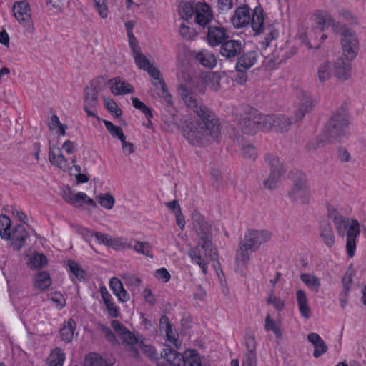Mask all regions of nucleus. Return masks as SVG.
Returning a JSON list of instances; mask_svg holds the SVG:
<instances>
[{"mask_svg":"<svg viewBox=\"0 0 366 366\" xmlns=\"http://www.w3.org/2000/svg\"><path fill=\"white\" fill-rule=\"evenodd\" d=\"M178 92L194 116H185L182 119L183 135L188 142L202 146L210 141L219 142L222 136L219 119L193 95L194 88L190 84L182 85Z\"/></svg>","mask_w":366,"mask_h":366,"instance_id":"nucleus-1","label":"nucleus"},{"mask_svg":"<svg viewBox=\"0 0 366 366\" xmlns=\"http://www.w3.org/2000/svg\"><path fill=\"white\" fill-rule=\"evenodd\" d=\"M192 225L199 237L198 245L189 251V256L192 262L198 264L204 274L207 272V264L209 260L217 257V252L213 248L211 239V224L198 212L192 214Z\"/></svg>","mask_w":366,"mask_h":366,"instance_id":"nucleus-2","label":"nucleus"},{"mask_svg":"<svg viewBox=\"0 0 366 366\" xmlns=\"http://www.w3.org/2000/svg\"><path fill=\"white\" fill-rule=\"evenodd\" d=\"M132 56L134 63L138 69L147 72L152 79V84L157 88L160 89L168 103L171 102V96L167 93L165 84L161 77L159 69L154 65L149 59L142 52L141 48L138 44L134 43L132 39L131 46Z\"/></svg>","mask_w":366,"mask_h":366,"instance_id":"nucleus-3","label":"nucleus"},{"mask_svg":"<svg viewBox=\"0 0 366 366\" xmlns=\"http://www.w3.org/2000/svg\"><path fill=\"white\" fill-rule=\"evenodd\" d=\"M111 325L115 332L127 346L132 356L137 357L139 353V350L140 349L144 353L152 358H156L157 357L158 354L152 346L146 345L143 342H139L137 337L119 322L113 320Z\"/></svg>","mask_w":366,"mask_h":366,"instance_id":"nucleus-4","label":"nucleus"},{"mask_svg":"<svg viewBox=\"0 0 366 366\" xmlns=\"http://www.w3.org/2000/svg\"><path fill=\"white\" fill-rule=\"evenodd\" d=\"M339 237H346V252L350 258L355 254L357 240L360 234V224L357 219L345 217L335 226Z\"/></svg>","mask_w":366,"mask_h":366,"instance_id":"nucleus-5","label":"nucleus"},{"mask_svg":"<svg viewBox=\"0 0 366 366\" xmlns=\"http://www.w3.org/2000/svg\"><path fill=\"white\" fill-rule=\"evenodd\" d=\"M12 10L16 19L24 28V33L33 34L35 31V27L33 23L29 4L25 1L15 2Z\"/></svg>","mask_w":366,"mask_h":366,"instance_id":"nucleus-6","label":"nucleus"},{"mask_svg":"<svg viewBox=\"0 0 366 366\" xmlns=\"http://www.w3.org/2000/svg\"><path fill=\"white\" fill-rule=\"evenodd\" d=\"M342 56L348 61H353L359 52V39L352 29H344L340 39Z\"/></svg>","mask_w":366,"mask_h":366,"instance_id":"nucleus-7","label":"nucleus"},{"mask_svg":"<svg viewBox=\"0 0 366 366\" xmlns=\"http://www.w3.org/2000/svg\"><path fill=\"white\" fill-rule=\"evenodd\" d=\"M267 161L270 166V174L269 177L264 181V184L267 189H272L277 187L282 177L285 174V169L279 158L275 156H269Z\"/></svg>","mask_w":366,"mask_h":366,"instance_id":"nucleus-8","label":"nucleus"},{"mask_svg":"<svg viewBox=\"0 0 366 366\" xmlns=\"http://www.w3.org/2000/svg\"><path fill=\"white\" fill-rule=\"evenodd\" d=\"M271 238V234L264 230H250L248 231L244 237L242 242L244 245L250 250H257L261 244L267 242Z\"/></svg>","mask_w":366,"mask_h":366,"instance_id":"nucleus-9","label":"nucleus"},{"mask_svg":"<svg viewBox=\"0 0 366 366\" xmlns=\"http://www.w3.org/2000/svg\"><path fill=\"white\" fill-rule=\"evenodd\" d=\"M49 159L50 163L62 170L63 172H71L73 167L71 163L74 165L76 162L75 157L71 158V162L62 154L61 149L59 147H50L49 153Z\"/></svg>","mask_w":366,"mask_h":366,"instance_id":"nucleus-10","label":"nucleus"},{"mask_svg":"<svg viewBox=\"0 0 366 366\" xmlns=\"http://www.w3.org/2000/svg\"><path fill=\"white\" fill-rule=\"evenodd\" d=\"M290 196L294 201L298 203H308L311 194L307 181L305 179L296 181L291 189Z\"/></svg>","mask_w":366,"mask_h":366,"instance_id":"nucleus-11","label":"nucleus"},{"mask_svg":"<svg viewBox=\"0 0 366 366\" xmlns=\"http://www.w3.org/2000/svg\"><path fill=\"white\" fill-rule=\"evenodd\" d=\"M159 328L161 332L165 337L167 342V347H174L179 348L180 347V342L178 340L177 332L172 329V326L170 324L169 319L166 316H163L160 319Z\"/></svg>","mask_w":366,"mask_h":366,"instance_id":"nucleus-12","label":"nucleus"},{"mask_svg":"<svg viewBox=\"0 0 366 366\" xmlns=\"http://www.w3.org/2000/svg\"><path fill=\"white\" fill-rule=\"evenodd\" d=\"M98 92L94 87H86L84 91V109L88 116L97 117Z\"/></svg>","mask_w":366,"mask_h":366,"instance_id":"nucleus-13","label":"nucleus"},{"mask_svg":"<svg viewBox=\"0 0 366 366\" xmlns=\"http://www.w3.org/2000/svg\"><path fill=\"white\" fill-rule=\"evenodd\" d=\"M349 117L345 114H336L332 117L327 124V129L331 137L339 135L348 125Z\"/></svg>","mask_w":366,"mask_h":366,"instance_id":"nucleus-14","label":"nucleus"},{"mask_svg":"<svg viewBox=\"0 0 366 366\" xmlns=\"http://www.w3.org/2000/svg\"><path fill=\"white\" fill-rule=\"evenodd\" d=\"M63 197L67 202L76 207L83 204L91 205L94 207L97 206L95 202L82 192H74L68 189L67 192H64Z\"/></svg>","mask_w":366,"mask_h":366,"instance_id":"nucleus-15","label":"nucleus"},{"mask_svg":"<svg viewBox=\"0 0 366 366\" xmlns=\"http://www.w3.org/2000/svg\"><path fill=\"white\" fill-rule=\"evenodd\" d=\"M299 99L300 104L295 114V119L297 121L302 119L316 104L314 98L310 95V94L306 92H301L300 93Z\"/></svg>","mask_w":366,"mask_h":366,"instance_id":"nucleus-16","label":"nucleus"},{"mask_svg":"<svg viewBox=\"0 0 366 366\" xmlns=\"http://www.w3.org/2000/svg\"><path fill=\"white\" fill-rule=\"evenodd\" d=\"M259 57V53L257 51H249L243 53L238 59L236 63V69L237 71L244 73L252 66H253Z\"/></svg>","mask_w":366,"mask_h":366,"instance_id":"nucleus-17","label":"nucleus"},{"mask_svg":"<svg viewBox=\"0 0 366 366\" xmlns=\"http://www.w3.org/2000/svg\"><path fill=\"white\" fill-rule=\"evenodd\" d=\"M213 19L212 9L209 4L204 2L195 3V22L206 26Z\"/></svg>","mask_w":366,"mask_h":366,"instance_id":"nucleus-18","label":"nucleus"},{"mask_svg":"<svg viewBox=\"0 0 366 366\" xmlns=\"http://www.w3.org/2000/svg\"><path fill=\"white\" fill-rule=\"evenodd\" d=\"M249 7L247 4L238 6L231 18V22L235 28H242L250 23Z\"/></svg>","mask_w":366,"mask_h":366,"instance_id":"nucleus-19","label":"nucleus"},{"mask_svg":"<svg viewBox=\"0 0 366 366\" xmlns=\"http://www.w3.org/2000/svg\"><path fill=\"white\" fill-rule=\"evenodd\" d=\"M264 118L266 117L262 115H256L252 119L249 117L244 119L240 123V127L242 131L248 134H254L257 132L259 129L264 128L265 124Z\"/></svg>","mask_w":366,"mask_h":366,"instance_id":"nucleus-20","label":"nucleus"},{"mask_svg":"<svg viewBox=\"0 0 366 366\" xmlns=\"http://www.w3.org/2000/svg\"><path fill=\"white\" fill-rule=\"evenodd\" d=\"M227 38V34L225 29L219 25L210 26L207 31V42L212 46H215L222 44Z\"/></svg>","mask_w":366,"mask_h":366,"instance_id":"nucleus-21","label":"nucleus"},{"mask_svg":"<svg viewBox=\"0 0 366 366\" xmlns=\"http://www.w3.org/2000/svg\"><path fill=\"white\" fill-rule=\"evenodd\" d=\"M352 61L346 60L343 56L339 58L334 65V74L340 80L346 81L351 76Z\"/></svg>","mask_w":366,"mask_h":366,"instance_id":"nucleus-22","label":"nucleus"},{"mask_svg":"<svg viewBox=\"0 0 366 366\" xmlns=\"http://www.w3.org/2000/svg\"><path fill=\"white\" fill-rule=\"evenodd\" d=\"M255 35H259L264 31V12L261 6H256L250 15V23Z\"/></svg>","mask_w":366,"mask_h":366,"instance_id":"nucleus-23","label":"nucleus"},{"mask_svg":"<svg viewBox=\"0 0 366 366\" xmlns=\"http://www.w3.org/2000/svg\"><path fill=\"white\" fill-rule=\"evenodd\" d=\"M110 92L114 95H124L132 93L134 87L124 80L119 78H114L109 81Z\"/></svg>","mask_w":366,"mask_h":366,"instance_id":"nucleus-24","label":"nucleus"},{"mask_svg":"<svg viewBox=\"0 0 366 366\" xmlns=\"http://www.w3.org/2000/svg\"><path fill=\"white\" fill-rule=\"evenodd\" d=\"M192 56L204 67L214 68L217 64L215 55L208 50L194 51L192 52Z\"/></svg>","mask_w":366,"mask_h":366,"instance_id":"nucleus-25","label":"nucleus"},{"mask_svg":"<svg viewBox=\"0 0 366 366\" xmlns=\"http://www.w3.org/2000/svg\"><path fill=\"white\" fill-rule=\"evenodd\" d=\"M264 122L265 129L274 128L280 132L287 130L291 124V121L285 116L266 117Z\"/></svg>","mask_w":366,"mask_h":366,"instance_id":"nucleus-26","label":"nucleus"},{"mask_svg":"<svg viewBox=\"0 0 366 366\" xmlns=\"http://www.w3.org/2000/svg\"><path fill=\"white\" fill-rule=\"evenodd\" d=\"M109 287L119 302H127L129 300V294L124 289L122 282L117 277H112L109 282Z\"/></svg>","mask_w":366,"mask_h":366,"instance_id":"nucleus-27","label":"nucleus"},{"mask_svg":"<svg viewBox=\"0 0 366 366\" xmlns=\"http://www.w3.org/2000/svg\"><path fill=\"white\" fill-rule=\"evenodd\" d=\"M312 20L315 27L323 31L329 26L330 22H332V16L326 11L318 10L312 16Z\"/></svg>","mask_w":366,"mask_h":366,"instance_id":"nucleus-28","label":"nucleus"},{"mask_svg":"<svg viewBox=\"0 0 366 366\" xmlns=\"http://www.w3.org/2000/svg\"><path fill=\"white\" fill-rule=\"evenodd\" d=\"M161 355L172 366H185L184 352L181 354L173 349L166 347L161 352Z\"/></svg>","mask_w":366,"mask_h":366,"instance_id":"nucleus-29","label":"nucleus"},{"mask_svg":"<svg viewBox=\"0 0 366 366\" xmlns=\"http://www.w3.org/2000/svg\"><path fill=\"white\" fill-rule=\"evenodd\" d=\"M113 365L112 360L106 358L96 352L87 354L83 362V366H113Z\"/></svg>","mask_w":366,"mask_h":366,"instance_id":"nucleus-30","label":"nucleus"},{"mask_svg":"<svg viewBox=\"0 0 366 366\" xmlns=\"http://www.w3.org/2000/svg\"><path fill=\"white\" fill-rule=\"evenodd\" d=\"M27 237V232L24 225L19 224L12 229L11 237L9 239L12 241V244L16 250L20 249L25 243Z\"/></svg>","mask_w":366,"mask_h":366,"instance_id":"nucleus-31","label":"nucleus"},{"mask_svg":"<svg viewBox=\"0 0 366 366\" xmlns=\"http://www.w3.org/2000/svg\"><path fill=\"white\" fill-rule=\"evenodd\" d=\"M242 49V43L237 40H229L222 44L220 54L227 58H234Z\"/></svg>","mask_w":366,"mask_h":366,"instance_id":"nucleus-32","label":"nucleus"},{"mask_svg":"<svg viewBox=\"0 0 366 366\" xmlns=\"http://www.w3.org/2000/svg\"><path fill=\"white\" fill-rule=\"evenodd\" d=\"M307 340L312 344L315 350L313 356L316 358L320 357L327 350V347L320 336L315 332L310 333L307 335Z\"/></svg>","mask_w":366,"mask_h":366,"instance_id":"nucleus-33","label":"nucleus"},{"mask_svg":"<svg viewBox=\"0 0 366 366\" xmlns=\"http://www.w3.org/2000/svg\"><path fill=\"white\" fill-rule=\"evenodd\" d=\"M296 300L300 314L305 319L310 317L311 311L308 305V300L306 293L302 290H298L296 292Z\"/></svg>","mask_w":366,"mask_h":366,"instance_id":"nucleus-34","label":"nucleus"},{"mask_svg":"<svg viewBox=\"0 0 366 366\" xmlns=\"http://www.w3.org/2000/svg\"><path fill=\"white\" fill-rule=\"evenodd\" d=\"M201 80L206 88L212 91H217L220 87V76L216 72L208 71L203 74L201 76Z\"/></svg>","mask_w":366,"mask_h":366,"instance_id":"nucleus-35","label":"nucleus"},{"mask_svg":"<svg viewBox=\"0 0 366 366\" xmlns=\"http://www.w3.org/2000/svg\"><path fill=\"white\" fill-rule=\"evenodd\" d=\"M301 281L312 292L317 293L321 287V280L314 274L305 273L300 275Z\"/></svg>","mask_w":366,"mask_h":366,"instance_id":"nucleus-36","label":"nucleus"},{"mask_svg":"<svg viewBox=\"0 0 366 366\" xmlns=\"http://www.w3.org/2000/svg\"><path fill=\"white\" fill-rule=\"evenodd\" d=\"M127 7L141 14H147L152 12L150 0H127Z\"/></svg>","mask_w":366,"mask_h":366,"instance_id":"nucleus-37","label":"nucleus"},{"mask_svg":"<svg viewBox=\"0 0 366 366\" xmlns=\"http://www.w3.org/2000/svg\"><path fill=\"white\" fill-rule=\"evenodd\" d=\"M47 125L49 130L59 137L64 136L66 134V130L68 128L66 124L60 122L59 118L55 114L50 117Z\"/></svg>","mask_w":366,"mask_h":366,"instance_id":"nucleus-38","label":"nucleus"},{"mask_svg":"<svg viewBox=\"0 0 366 366\" xmlns=\"http://www.w3.org/2000/svg\"><path fill=\"white\" fill-rule=\"evenodd\" d=\"M94 11L102 19H106L109 15V0H91Z\"/></svg>","mask_w":366,"mask_h":366,"instance_id":"nucleus-39","label":"nucleus"},{"mask_svg":"<svg viewBox=\"0 0 366 366\" xmlns=\"http://www.w3.org/2000/svg\"><path fill=\"white\" fill-rule=\"evenodd\" d=\"M75 328L76 322L73 319H69L66 322L63 327L60 330L61 340L67 343L71 342L74 337Z\"/></svg>","mask_w":366,"mask_h":366,"instance_id":"nucleus-40","label":"nucleus"},{"mask_svg":"<svg viewBox=\"0 0 366 366\" xmlns=\"http://www.w3.org/2000/svg\"><path fill=\"white\" fill-rule=\"evenodd\" d=\"M185 366H206L204 360L194 350L184 351Z\"/></svg>","mask_w":366,"mask_h":366,"instance_id":"nucleus-41","label":"nucleus"},{"mask_svg":"<svg viewBox=\"0 0 366 366\" xmlns=\"http://www.w3.org/2000/svg\"><path fill=\"white\" fill-rule=\"evenodd\" d=\"M248 250L250 249L245 247L244 242H242L236 253V264L238 269H241L247 264L249 259Z\"/></svg>","mask_w":366,"mask_h":366,"instance_id":"nucleus-42","label":"nucleus"},{"mask_svg":"<svg viewBox=\"0 0 366 366\" xmlns=\"http://www.w3.org/2000/svg\"><path fill=\"white\" fill-rule=\"evenodd\" d=\"M51 284V279L46 272L38 273L34 278V286L39 290L47 289Z\"/></svg>","mask_w":366,"mask_h":366,"instance_id":"nucleus-43","label":"nucleus"},{"mask_svg":"<svg viewBox=\"0 0 366 366\" xmlns=\"http://www.w3.org/2000/svg\"><path fill=\"white\" fill-rule=\"evenodd\" d=\"M66 360V355L60 348H55L48 359L49 366H63Z\"/></svg>","mask_w":366,"mask_h":366,"instance_id":"nucleus-44","label":"nucleus"},{"mask_svg":"<svg viewBox=\"0 0 366 366\" xmlns=\"http://www.w3.org/2000/svg\"><path fill=\"white\" fill-rule=\"evenodd\" d=\"M264 322V329L266 331H271L277 337H281L282 330L280 322L273 320L269 313L267 314Z\"/></svg>","mask_w":366,"mask_h":366,"instance_id":"nucleus-45","label":"nucleus"},{"mask_svg":"<svg viewBox=\"0 0 366 366\" xmlns=\"http://www.w3.org/2000/svg\"><path fill=\"white\" fill-rule=\"evenodd\" d=\"M178 13L182 19H190L194 14H195V4H192L187 1L180 2L178 6Z\"/></svg>","mask_w":366,"mask_h":366,"instance_id":"nucleus-46","label":"nucleus"},{"mask_svg":"<svg viewBox=\"0 0 366 366\" xmlns=\"http://www.w3.org/2000/svg\"><path fill=\"white\" fill-rule=\"evenodd\" d=\"M11 219L4 214L0 215V236L2 239L9 240L12 230Z\"/></svg>","mask_w":366,"mask_h":366,"instance_id":"nucleus-47","label":"nucleus"},{"mask_svg":"<svg viewBox=\"0 0 366 366\" xmlns=\"http://www.w3.org/2000/svg\"><path fill=\"white\" fill-rule=\"evenodd\" d=\"M81 234L85 237V238L94 237L99 244H102L107 246H108L111 237L107 234L94 232L86 228L81 229Z\"/></svg>","mask_w":366,"mask_h":366,"instance_id":"nucleus-48","label":"nucleus"},{"mask_svg":"<svg viewBox=\"0 0 366 366\" xmlns=\"http://www.w3.org/2000/svg\"><path fill=\"white\" fill-rule=\"evenodd\" d=\"M29 263L31 268L38 269L47 264V259L43 254L33 252L29 256Z\"/></svg>","mask_w":366,"mask_h":366,"instance_id":"nucleus-49","label":"nucleus"},{"mask_svg":"<svg viewBox=\"0 0 366 366\" xmlns=\"http://www.w3.org/2000/svg\"><path fill=\"white\" fill-rule=\"evenodd\" d=\"M320 237L327 247H331L335 244V237L330 226L326 225L322 227Z\"/></svg>","mask_w":366,"mask_h":366,"instance_id":"nucleus-50","label":"nucleus"},{"mask_svg":"<svg viewBox=\"0 0 366 366\" xmlns=\"http://www.w3.org/2000/svg\"><path fill=\"white\" fill-rule=\"evenodd\" d=\"M131 248H133L137 253L150 258L153 257L152 247L147 242L134 241L133 246L131 245Z\"/></svg>","mask_w":366,"mask_h":366,"instance_id":"nucleus-51","label":"nucleus"},{"mask_svg":"<svg viewBox=\"0 0 366 366\" xmlns=\"http://www.w3.org/2000/svg\"><path fill=\"white\" fill-rule=\"evenodd\" d=\"M355 275V270L353 268V267L352 265H350L347 268V269L342 280L343 291L345 295H347L348 293V292L350 291V290L352 287V285L353 283V278H354Z\"/></svg>","mask_w":366,"mask_h":366,"instance_id":"nucleus-52","label":"nucleus"},{"mask_svg":"<svg viewBox=\"0 0 366 366\" xmlns=\"http://www.w3.org/2000/svg\"><path fill=\"white\" fill-rule=\"evenodd\" d=\"M318 80L324 82L330 79L332 75L331 66L328 61H324L320 64L317 72Z\"/></svg>","mask_w":366,"mask_h":366,"instance_id":"nucleus-53","label":"nucleus"},{"mask_svg":"<svg viewBox=\"0 0 366 366\" xmlns=\"http://www.w3.org/2000/svg\"><path fill=\"white\" fill-rule=\"evenodd\" d=\"M107 131L113 138H117L121 140L125 136L123 130L119 126L114 125L112 122L108 120H102Z\"/></svg>","mask_w":366,"mask_h":366,"instance_id":"nucleus-54","label":"nucleus"},{"mask_svg":"<svg viewBox=\"0 0 366 366\" xmlns=\"http://www.w3.org/2000/svg\"><path fill=\"white\" fill-rule=\"evenodd\" d=\"M97 199L99 202V204L104 208L107 209H112L115 203V199L114 197L109 194V193H104L99 195L97 197Z\"/></svg>","mask_w":366,"mask_h":366,"instance_id":"nucleus-55","label":"nucleus"},{"mask_svg":"<svg viewBox=\"0 0 366 366\" xmlns=\"http://www.w3.org/2000/svg\"><path fill=\"white\" fill-rule=\"evenodd\" d=\"M132 102L134 107L140 110L145 115L147 119H150L152 118L153 115L151 112V109L148 107H147L144 102L140 101L137 97H132Z\"/></svg>","mask_w":366,"mask_h":366,"instance_id":"nucleus-56","label":"nucleus"},{"mask_svg":"<svg viewBox=\"0 0 366 366\" xmlns=\"http://www.w3.org/2000/svg\"><path fill=\"white\" fill-rule=\"evenodd\" d=\"M115 250H121L126 248H131V244H128L123 238H112L109 242L108 246Z\"/></svg>","mask_w":366,"mask_h":366,"instance_id":"nucleus-57","label":"nucleus"},{"mask_svg":"<svg viewBox=\"0 0 366 366\" xmlns=\"http://www.w3.org/2000/svg\"><path fill=\"white\" fill-rule=\"evenodd\" d=\"M104 104L106 109L109 112L114 114L117 117H119L122 115V112L121 109L119 108L117 104L112 99L109 97H104Z\"/></svg>","mask_w":366,"mask_h":366,"instance_id":"nucleus-58","label":"nucleus"},{"mask_svg":"<svg viewBox=\"0 0 366 366\" xmlns=\"http://www.w3.org/2000/svg\"><path fill=\"white\" fill-rule=\"evenodd\" d=\"M327 211L328 217L332 219L334 226L336 225L338 221L345 218V217L339 214L337 208L332 204H327Z\"/></svg>","mask_w":366,"mask_h":366,"instance_id":"nucleus-59","label":"nucleus"},{"mask_svg":"<svg viewBox=\"0 0 366 366\" xmlns=\"http://www.w3.org/2000/svg\"><path fill=\"white\" fill-rule=\"evenodd\" d=\"M267 303L273 305L277 311H282L285 305V301L282 298L275 296L273 293H271L267 298Z\"/></svg>","mask_w":366,"mask_h":366,"instance_id":"nucleus-60","label":"nucleus"},{"mask_svg":"<svg viewBox=\"0 0 366 366\" xmlns=\"http://www.w3.org/2000/svg\"><path fill=\"white\" fill-rule=\"evenodd\" d=\"M242 155L248 159L254 160L257 156V153L254 146L247 144L242 148Z\"/></svg>","mask_w":366,"mask_h":366,"instance_id":"nucleus-61","label":"nucleus"},{"mask_svg":"<svg viewBox=\"0 0 366 366\" xmlns=\"http://www.w3.org/2000/svg\"><path fill=\"white\" fill-rule=\"evenodd\" d=\"M68 267L69 271L75 275L78 279L81 280L84 277V272L79 267V264L74 261L68 262Z\"/></svg>","mask_w":366,"mask_h":366,"instance_id":"nucleus-62","label":"nucleus"},{"mask_svg":"<svg viewBox=\"0 0 366 366\" xmlns=\"http://www.w3.org/2000/svg\"><path fill=\"white\" fill-rule=\"evenodd\" d=\"M279 35V32L277 30L269 28L268 29L267 33L266 34L264 40L262 41V45L264 48H267L269 46L271 42L277 38Z\"/></svg>","mask_w":366,"mask_h":366,"instance_id":"nucleus-63","label":"nucleus"},{"mask_svg":"<svg viewBox=\"0 0 366 366\" xmlns=\"http://www.w3.org/2000/svg\"><path fill=\"white\" fill-rule=\"evenodd\" d=\"M179 31L182 37L188 39H192L197 35L194 29L190 28L184 24L180 25Z\"/></svg>","mask_w":366,"mask_h":366,"instance_id":"nucleus-64","label":"nucleus"}]
</instances>
